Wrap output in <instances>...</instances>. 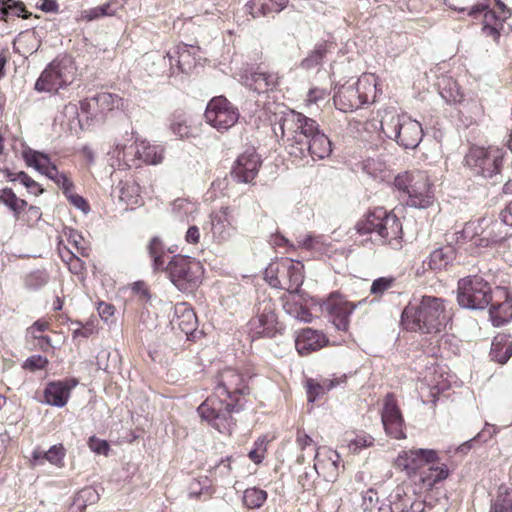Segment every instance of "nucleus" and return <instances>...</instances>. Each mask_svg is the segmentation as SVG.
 I'll list each match as a JSON object with an SVG mask.
<instances>
[{"mask_svg":"<svg viewBox=\"0 0 512 512\" xmlns=\"http://www.w3.org/2000/svg\"><path fill=\"white\" fill-rule=\"evenodd\" d=\"M326 239L323 235H315L313 233L299 234L295 238V243L291 244V250H285V253L297 252L304 250L313 253H326L327 252Z\"/></svg>","mask_w":512,"mask_h":512,"instance_id":"nucleus-26","label":"nucleus"},{"mask_svg":"<svg viewBox=\"0 0 512 512\" xmlns=\"http://www.w3.org/2000/svg\"><path fill=\"white\" fill-rule=\"evenodd\" d=\"M48 274L45 271L37 270L29 273L25 278V286L31 290H37L46 285Z\"/></svg>","mask_w":512,"mask_h":512,"instance_id":"nucleus-44","label":"nucleus"},{"mask_svg":"<svg viewBox=\"0 0 512 512\" xmlns=\"http://www.w3.org/2000/svg\"><path fill=\"white\" fill-rule=\"evenodd\" d=\"M131 290L143 301H147L150 298L149 290L143 281L134 282L131 286Z\"/></svg>","mask_w":512,"mask_h":512,"instance_id":"nucleus-59","label":"nucleus"},{"mask_svg":"<svg viewBox=\"0 0 512 512\" xmlns=\"http://www.w3.org/2000/svg\"><path fill=\"white\" fill-rule=\"evenodd\" d=\"M185 239L188 243L196 244L200 239L199 228L195 225L190 226L186 232Z\"/></svg>","mask_w":512,"mask_h":512,"instance_id":"nucleus-64","label":"nucleus"},{"mask_svg":"<svg viewBox=\"0 0 512 512\" xmlns=\"http://www.w3.org/2000/svg\"><path fill=\"white\" fill-rule=\"evenodd\" d=\"M346 379V376H342L340 378H334V379H323L319 383L321 384L323 390L325 393L339 385L340 383L344 382Z\"/></svg>","mask_w":512,"mask_h":512,"instance_id":"nucleus-63","label":"nucleus"},{"mask_svg":"<svg viewBox=\"0 0 512 512\" xmlns=\"http://www.w3.org/2000/svg\"><path fill=\"white\" fill-rule=\"evenodd\" d=\"M8 16L28 18L24 5L14 0H0V19L5 20Z\"/></svg>","mask_w":512,"mask_h":512,"instance_id":"nucleus-41","label":"nucleus"},{"mask_svg":"<svg viewBox=\"0 0 512 512\" xmlns=\"http://www.w3.org/2000/svg\"><path fill=\"white\" fill-rule=\"evenodd\" d=\"M503 158L504 152L500 148L472 146L464 161L477 175L500 182Z\"/></svg>","mask_w":512,"mask_h":512,"instance_id":"nucleus-8","label":"nucleus"},{"mask_svg":"<svg viewBox=\"0 0 512 512\" xmlns=\"http://www.w3.org/2000/svg\"><path fill=\"white\" fill-rule=\"evenodd\" d=\"M76 385H69L67 381L49 382L44 390V402L55 407H64L69 398L71 389Z\"/></svg>","mask_w":512,"mask_h":512,"instance_id":"nucleus-23","label":"nucleus"},{"mask_svg":"<svg viewBox=\"0 0 512 512\" xmlns=\"http://www.w3.org/2000/svg\"><path fill=\"white\" fill-rule=\"evenodd\" d=\"M232 208L229 206L221 207L218 213L211 215V231L214 237L218 239L227 238L230 233Z\"/></svg>","mask_w":512,"mask_h":512,"instance_id":"nucleus-29","label":"nucleus"},{"mask_svg":"<svg viewBox=\"0 0 512 512\" xmlns=\"http://www.w3.org/2000/svg\"><path fill=\"white\" fill-rule=\"evenodd\" d=\"M170 130L180 139L191 136V128L187 123V116L183 111H175L170 118Z\"/></svg>","mask_w":512,"mask_h":512,"instance_id":"nucleus-36","label":"nucleus"},{"mask_svg":"<svg viewBox=\"0 0 512 512\" xmlns=\"http://www.w3.org/2000/svg\"><path fill=\"white\" fill-rule=\"evenodd\" d=\"M279 127L285 149L295 158L311 156L315 161L328 157L332 152L331 141L318 122L300 112L291 110L284 114Z\"/></svg>","mask_w":512,"mask_h":512,"instance_id":"nucleus-1","label":"nucleus"},{"mask_svg":"<svg viewBox=\"0 0 512 512\" xmlns=\"http://www.w3.org/2000/svg\"><path fill=\"white\" fill-rule=\"evenodd\" d=\"M214 391L229 401H236L239 405L238 396L248 393V387L242 374L235 369L227 368L219 373Z\"/></svg>","mask_w":512,"mask_h":512,"instance_id":"nucleus-13","label":"nucleus"},{"mask_svg":"<svg viewBox=\"0 0 512 512\" xmlns=\"http://www.w3.org/2000/svg\"><path fill=\"white\" fill-rule=\"evenodd\" d=\"M66 450L62 444L53 445L47 451L35 448L31 455V465L33 467L42 466L46 461L50 464L63 467Z\"/></svg>","mask_w":512,"mask_h":512,"instance_id":"nucleus-27","label":"nucleus"},{"mask_svg":"<svg viewBox=\"0 0 512 512\" xmlns=\"http://www.w3.org/2000/svg\"><path fill=\"white\" fill-rule=\"evenodd\" d=\"M407 498H411L404 486H397L390 494V502L393 506H399V512H407L409 509V502Z\"/></svg>","mask_w":512,"mask_h":512,"instance_id":"nucleus-43","label":"nucleus"},{"mask_svg":"<svg viewBox=\"0 0 512 512\" xmlns=\"http://www.w3.org/2000/svg\"><path fill=\"white\" fill-rule=\"evenodd\" d=\"M495 302H491L489 310L490 319L494 326H501L512 319V298L504 287H497L494 291Z\"/></svg>","mask_w":512,"mask_h":512,"instance_id":"nucleus-19","label":"nucleus"},{"mask_svg":"<svg viewBox=\"0 0 512 512\" xmlns=\"http://www.w3.org/2000/svg\"><path fill=\"white\" fill-rule=\"evenodd\" d=\"M206 122L219 132L228 131L239 120L240 112L226 97H213L207 104Z\"/></svg>","mask_w":512,"mask_h":512,"instance_id":"nucleus-11","label":"nucleus"},{"mask_svg":"<svg viewBox=\"0 0 512 512\" xmlns=\"http://www.w3.org/2000/svg\"><path fill=\"white\" fill-rule=\"evenodd\" d=\"M241 407L236 401L214 394L209 396L197 409L202 420L207 421L212 427L223 434H230L235 425L232 414L239 412Z\"/></svg>","mask_w":512,"mask_h":512,"instance_id":"nucleus-7","label":"nucleus"},{"mask_svg":"<svg viewBox=\"0 0 512 512\" xmlns=\"http://www.w3.org/2000/svg\"><path fill=\"white\" fill-rule=\"evenodd\" d=\"M394 278L380 277L375 279L371 285L370 292L373 295H382L385 291L392 287Z\"/></svg>","mask_w":512,"mask_h":512,"instance_id":"nucleus-48","label":"nucleus"},{"mask_svg":"<svg viewBox=\"0 0 512 512\" xmlns=\"http://www.w3.org/2000/svg\"><path fill=\"white\" fill-rule=\"evenodd\" d=\"M326 45L318 44L315 49L301 62V67L304 69H312L318 66L326 55Z\"/></svg>","mask_w":512,"mask_h":512,"instance_id":"nucleus-42","label":"nucleus"},{"mask_svg":"<svg viewBox=\"0 0 512 512\" xmlns=\"http://www.w3.org/2000/svg\"><path fill=\"white\" fill-rule=\"evenodd\" d=\"M194 204L187 199L178 198L172 203V211L180 219H184L194 211Z\"/></svg>","mask_w":512,"mask_h":512,"instance_id":"nucleus-45","label":"nucleus"},{"mask_svg":"<svg viewBox=\"0 0 512 512\" xmlns=\"http://www.w3.org/2000/svg\"><path fill=\"white\" fill-rule=\"evenodd\" d=\"M136 156L146 164L156 165L162 162L164 157V149L159 145H151L142 141L137 145Z\"/></svg>","mask_w":512,"mask_h":512,"instance_id":"nucleus-32","label":"nucleus"},{"mask_svg":"<svg viewBox=\"0 0 512 512\" xmlns=\"http://www.w3.org/2000/svg\"><path fill=\"white\" fill-rule=\"evenodd\" d=\"M78 325H80L78 323ZM96 332V328L93 324H86L83 326H79L78 328L73 330V337H84L88 338Z\"/></svg>","mask_w":512,"mask_h":512,"instance_id":"nucleus-60","label":"nucleus"},{"mask_svg":"<svg viewBox=\"0 0 512 512\" xmlns=\"http://www.w3.org/2000/svg\"><path fill=\"white\" fill-rule=\"evenodd\" d=\"M117 4L116 0H110L107 3L98 6L100 14H102L103 17L115 15L118 9Z\"/></svg>","mask_w":512,"mask_h":512,"instance_id":"nucleus-62","label":"nucleus"},{"mask_svg":"<svg viewBox=\"0 0 512 512\" xmlns=\"http://www.w3.org/2000/svg\"><path fill=\"white\" fill-rule=\"evenodd\" d=\"M64 195L74 207L81 210L82 212L87 213L90 210L88 202L82 196L74 193L73 190H70Z\"/></svg>","mask_w":512,"mask_h":512,"instance_id":"nucleus-51","label":"nucleus"},{"mask_svg":"<svg viewBox=\"0 0 512 512\" xmlns=\"http://www.w3.org/2000/svg\"><path fill=\"white\" fill-rule=\"evenodd\" d=\"M420 481L426 487H432L437 482L442 481L448 476V469L446 465L442 464L440 466L434 465V462L427 465L419 474Z\"/></svg>","mask_w":512,"mask_h":512,"instance_id":"nucleus-34","label":"nucleus"},{"mask_svg":"<svg viewBox=\"0 0 512 512\" xmlns=\"http://www.w3.org/2000/svg\"><path fill=\"white\" fill-rule=\"evenodd\" d=\"M355 305L341 299L329 300L326 309L330 320L337 330L346 331L349 327V318L355 309Z\"/></svg>","mask_w":512,"mask_h":512,"instance_id":"nucleus-20","label":"nucleus"},{"mask_svg":"<svg viewBox=\"0 0 512 512\" xmlns=\"http://www.w3.org/2000/svg\"><path fill=\"white\" fill-rule=\"evenodd\" d=\"M97 310H98L99 316L104 321H108V319L111 316H113V314L115 312L114 306L111 305V304L105 303V302H100L98 307H97Z\"/></svg>","mask_w":512,"mask_h":512,"instance_id":"nucleus-61","label":"nucleus"},{"mask_svg":"<svg viewBox=\"0 0 512 512\" xmlns=\"http://www.w3.org/2000/svg\"><path fill=\"white\" fill-rule=\"evenodd\" d=\"M297 445L302 449L305 450L308 447H312L313 445V439L307 435L303 431H298L297 438H296ZM313 451H315V463H314V469L318 475H321V471L324 470H330L329 475H324L328 480L333 481L337 476V470H338V462H339V454L334 451H328L327 455V461H324L320 458V453L318 452V448L313 447Z\"/></svg>","mask_w":512,"mask_h":512,"instance_id":"nucleus-17","label":"nucleus"},{"mask_svg":"<svg viewBox=\"0 0 512 512\" xmlns=\"http://www.w3.org/2000/svg\"><path fill=\"white\" fill-rule=\"evenodd\" d=\"M17 196L10 188H5L0 194V204L6 205L13 213L16 209Z\"/></svg>","mask_w":512,"mask_h":512,"instance_id":"nucleus-53","label":"nucleus"},{"mask_svg":"<svg viewBox=\"0 0 512 512\" xmlns=\"http://www.w3.org/2000/svg\"><path fill=\"white\" fill-rule=\"evenodd\" d=\"M381 419L388 435L395 439L406 438L404 419L397 405V401L392 394H388L384 400Z\"/></svg>","mask_w":512,"mask_h":512,"instance_id":"nucleus-15","label":"nucleus"},{"mask_svg":"<svg viewBox=\"0 0 512 512\" xmlns=\"http://www.w3.org/2000/svg\"><path fill=\"white\" fill-rule=\"evenodd\" d=\"M260 166L259 155L255 150L248 149L237 158L231 175L239 183H251L257 176Z\"/></svg>","mask_w":512,"mask_h":512,"instance_id":"nucleus-18","label":"nucleus"},{"mask_svg":"<svg viewBox=\"0 0 512 512\" xmlns=\"http://www.w3.org/2000/svg\"><path fill=\"white\" fill-rule=\"evenodd\" d=\"M77 494H78V500L85 501L88 503V505L96 503L99 499V495H98L97 491L91 487L84 488L81 491H79Z\"/></svg>","mask_w":512,"mask_h":512,"instance_id":"nucleus-54","label":"nucleus"},{"mask_svg":"<svg viewBox=\"0 0 512 512\" xmlns=\"http://www.w3.org/2000/svg\"><path fill=\"white\" fill-rule=\"evenodd\" d=\"M373 440L374 439L370 435L365 433L356 435V437L350 441L349 449L352 452L357 453L361 449L371 446L373 444Z\"/></svg>","mask_w":512,"mask_h":512,"instance_id":"nucleus-47","label":"nucleus"},{"mask_svg":"<svg viewBox=\"0 0 512 512\" xmlns=\"http://www.w3.org/2000/svg\"><path fill=\"white\" fill-rule=\"evenodd\" d=\"M18 177L20 178V183L27 188L29 193L37 196L44 192V189L40 186V184H38L36 181H34L24 171H20L18 174Z\"/></svg>","mask_w":512,"mask_h":512,"instance_id":"nucleus-49","label":"nucleus"},{"mask_svg":"<svg viewBox=\"0 0 512 512\" xmlns=\"http://www.w3.org/2000/svg\"><path fill=\"white\" fill-rule=\"evenodd\" d=\"M64 237L66 238L68 245L74 248V250L67 248L71 256H76L77 253L81 254L82 256H88L86 247L87 243L78 231L74 229H67L64 231Z\"/></svg>","mask_w":512,"mask_h":512,"instance_id":"nucleus-37","label":"nucleus"},{"mask_svg":"<svg viewBox=\"0 0 512 512\" xmlns=\"http://www.w3.org/2000/svg\"><path fill=\"white\" fill-rule=\"evenodd\" d=\"M378 502V493L373 489H368L363 494L362 506L364 510H371Z\"/></svg>","mask_w":512,"mask_h":512,"instance_id":"nucleus-58","label":"nucleus"},{"mask_svg":"<svg viewBox=\"0 0 512 512\" xmlns=\"http://www.w3.org/2000/svg\"><path fill=\"white\" fill-rule=\"evenodd\" d=\"M198 47L178 44L171 48L165 58L168 59L171 74H188L196 65Z\"/></svg>","mask_w":512,"mask_h":512,"instance_id":"nucleus-16","label":"nucleus"},{"mask_svg":"<svg viewBox=\"0 0 512 512\" xmlns=\"http://www.w3.org/2000/svg\"><path fill=\"white\" fill-rule=\"evenodd\" d=\"M490 512H512V491L507 486H499L496 498L491 503Z\"/></svg>","mask_w":512,"mask_h":512,"instance_id":"nucleus-35","label":"nucleus"},{"mask_svg":"<svg viewBox=\"0 0 512 512\" xmlns=\"http://www.w3.org/2000/svg\"><path fill=\"white\" fill-rule=\"evenodd\" d=\"M288 0H250L247 4L249 13L254 17L267 16L281 12Z\"/></svg>","mask_w":512,"mask_h":512,"instance_id":"nucleus-30","label":"nucleus"},{"mask_svg":"<svg viewBox=\"0 0 512 512\" xmlns=\"http://www.w3.org/2000/svg\"><path fill=\"white\" fill-rule=\"evenodd\" d=\"M381 132L404 149H415L423 138L420 122L409 115L398 114L394 109L384 110L380 121Z\"/></svg>","mask_w":512,"mask_h":512,"instance_id":"nucleus-3","label":"nucleus"},{"mask_svg":"<svg viewBox=\"0 0 512 512\" xmlns=\"http://www.w3.org/2000/svg\"><path fill=\"white\" fill-rule=\"evenodd\" d=\"M401 318L406 329L428 334L440 332L448 321L443 300L433 296L422 297L419 304L409 303Z\"/></svg>","mask_w":512,"mask_h":512,"instance_id":"nucleus-2","label":"nucleus"},{"mask_svg":"<svg viewBox=\"0 0 512 512\" xmlns=\"http://www.w3.org/2000/svg\"><path fill=\"white\" fill-rule=\"evenodd\" d=\"M437 458V453L431 449H411L399 453L395 465L409 476L420 472Z\"/></svg>","mask_w":512,"mask_h":512,"instance_id":"nucleus-14","label":"nucleus"},{"mask_svg":"<svg viewBox=\"0 0 512 512\" xmlns=\"http://www.w3.org/2000/svg\"><path fill=\"white\" fill-rule=\"evenodd\" d=\"M166 247L158 237L152 238L148 246L150 256H164L166 254Z\"/></svg>","mask_w":512,"mask_h":512,"instance_id":"nucleus-57","label":"nucleus"},{"mask_svg":"<svg viewBox=\"0 0 512 512\" xmlns=\"http://www.w3.org/2000/svg\"><path fill=\"white\" fill-rule=\"evenodd\" d=\"M326 394L321 384L313 379L307 381V396L309 402H314L317 398Z\"/></svg>","mask_w":512,"mask_h":512,"instance_id":"nucleus-52","label":"nucleus"},{"mask_svg":"<svg viewBox=\"0 0 512 512\" xmlns=\"http://www.w3.org/2000/svg\"><path fill=\"white\" fill-rule=\"evenodd\" d=\"M327 343L326 336L311 328H304L298 332L295 347L300 355H307L322 348Z\"/></svg>","mask_w":512,"mask_h":512,"instance_id":"nucleus-21","label":"nucleus"},{"mask_svg":"<svg viewBox=\"0 0 512 512\" xmlns=\"http://www.w3.org/2000/svg\"><path fill=\"white\" fill-rule=\"evenodd\" d=\"M244 84L257 93H265L273 89L278 83V77L274 73L260 71H246L242 77Z\"/></svg>","mask_w":512,"mask_h":512,"instance_id":"nucleus-22","label":"nucleus"},{"mask_svg":"<svg viewBox=\"0 0 512 512\" xmlns=\"http://www.w3.org/2000/svg\"><path fill=\"white\" fill-rule=\"evenodd\" d=\"M88 444L89 448L97 454L106 455L109 450V444L105 440H100L96 437H91Z\"/></svg>","mask_w":512,"mask_h":512,"instance_id":"nucleus-56","label":"nucleus"},{"mask_svg":"<svg viewBox=\"0 0 512 512\" xmlns=\"http://www.w3.org/2000/svg\"><path fill=\"white\" fill-rule=\"evenodd\" d=\"M23 157L28 166L35 168L40 173L52 164L47 154L31 149L24 151Z\"/></svg>","mask_w":512,"mask_h":512,"instance_id":"nucleus-40","label":"nucleus"},{"mask_svg":"<svg viewBox=\"0 0 512 512\" xmlns=\"http://www.w3.org/2000/svg\"><path fill=\"white\" fill-rule=\"evenodd\" d=\"M493 296L489 283L480 276H469L458 282L457 300L463 308L484 309L493 301Z\"/></svg>","mask_w":512,"mask_h":512,"instance_id":"nucleus-9","label":"nucleus"},{"mask_svg":"<svg viewBox=\"0 0 512 512\" xmlns=\"http://www.w3.org/2000/svg\"><path fill=\"white\" fill-rule=\"evenodd\" d=\"M91 101L94 102L101 113L112 111L115 108H119L121 104V98L118 95L101 92L96 94Z\"/></svg>","mask_w":512,"mask_h":512,"instance_id":"nucleus-39","label":"nucleus"},{"mask_svg":"<svg viewBox=\"0 0 512 512\" xmlns=\"http://www.w3.org/2000/svg\"><path fill=\"white\" fill-rule=\"evenodd\" d=\"M174 314L173 326L177 327L186 336L191 335L196 330L198 320L194 310L187 303L175 305Z\"/></svg>","mask_w":512,"mask_h":512,"instance_id":"nucleus-24","label":"nucleus"},{"mask_svg":"<svg viewBox=\"0 0 512 512\" xmlns=\"http://www.w3.org/2000/svg\"><path fill=\"white\" fill-rule=\"evenodd\" d=\"M48 365V359L41 355H33L27 358L23 364L24 369L30 371H36L46 368Z\"/></svg>","mask_w":512,"mask_h":512,"instance_id":"nucleus-50","label":"nucleus"},{"mask_svg":"<svg viewBox=\"0 0 512 512\" xmlns=\"http://www.w3.org/2000/svg\"><path fill=\"white\" fill-rule=\"evenodd\" d=\"M278 322L275 314V304L269 300H263L257 306L256 316L249 323V330L257 337H274L278 332Z\"/></svg>","mask_w":512,"mask_h":512,"instance_id":"nucleus-12","label":"nucleus"},{"mask_svg":"<svg viewBox=\"0 0 512 512\" xmlns=\"http://www.w3.org/2000/svg\"><path fill=\"white\" fill-rule=\"evenodd\" d=\"M267 500V492L258 487L247 488L243 493V504L248 509H258Z\"/></svg>","mask_w":512,"mask_h":512,"instance_id":"nucleus-38","label":"nucleus"},{"mask_svg":"<svg viewBox=\"0 0 512 512\" xmlns=\"http://www.w3.org/2000/svg\"><path fill=\"white\" fill-rule=\"evenodd\" d=\"M75 77V67L69 58L53 60L35 83L38 92H57L70 85Z\"/></svg>","mask_w":512,"mask_h":512,"instance_id":"nucleus-10","label":"nucleus"},{"mask_svg":"<svg viewBox=\"0 0 512 512\" xmlns=\"http://www.w3.org/2000/svg\"><path fill=\"white\" fill-rule=\"evenodd\" d=\"M473 223H468L463 231L445 235L446 245H439L430 254V256H451L452 254L461 253V246L464 244L460 239H464V234L468 233Z\"/></svg>","mask_w":512,"mask_h":512,"instance_id":"nucleus-28","label":"nucleus"},{"mask_svg":"<svg viewBox=\"0 0 512 512\" xmlns=\"http://www.w3.org/2000/svg\"><path fill=\"white\" fill-rule=\"evenodd\" d=\"M153 258L152 267L155 272L165 271L171 282L180 290L195 288L201 281L203 267L200 262L190 258Z\"/></svg>","mask_w":512,"mask_h":512,"instance_id":"nucleus-5","label":"nucleus"},{"mask_svg":"<svg viewBox=\"0 0 512 512\" xmlns=\"http://www.w3.org/2000/svg\"><path fill=\"white\" fill-rule=\"evenodd\" d=\"M491 19L498 20V16L496 15L495 11L487 10L484 15L482 32L486 36L492 37L495 41H498L500 38V31L496 27L489 24V20Z\"/></svg>","mask_w":512,"mask_h":512,"instance_id":"nucleus-46","label":"nucleus"},{"mask_svg":"<svg viewBox=\"0 0 512 512\" xmlns=\"http://www.w3.org/2000/svg\"><path fill=\"white\" fill-rule=\"evenodd\" d=\"M394 186L408 195L407 205L418 209L430 207L435 199L433 186L424 171H411L399 174Z\"/></svg>","mask_w":512,"mask_h":512,"instance_id":"nucleus-6","label":"nucleus"},{"mask_svg":"<svg viewBox=\"0 0 512 512\" xmlns=\"http://www.w3.org/2000/svg\"><path fill=\"white\" fill-rule=\"evenodd\" d=\"M363 102L374 101L377 93V78L374 74H363L355 83Z\"/></svg>","mask_w":512,"mask_h":512,"instance_id":"nucleus-33","label":"nucleus"},{"mask_svg":"<svg viewBox=\"0 0 512 512\" xmlns=\"http://www.w3.org/2000/svg\"><path fill=\"white\" fill-rule=\"evenodd\" d=\"M333 99L336 107L343 112L354 111L365 104L355 85L342 86Z\"/></svg>","mask_w":512,"mask_h":512,"instance_id":"nucleus-25","label":"nucleus"},{"mask_svg":"<svg viewBox=\"0 0 512 512\" xmlns=\"http://www.w3.org/2000/svg\"><path fill=\"white\" fill-rule=\"evenodd\" d=\"M490 356L500 364L506 363L512 356V337L507 334L495 336L492 341Z\"/></svg>","mask_w":512,"mask_h":512,"instance_id":"nucleus-31","label":"nucleus"},{"mask_svg":"<svg viewBox=\"0 0 512 512\" xmlns=\"http://www.w3.org/2000/svg\"><path fill=\"white\" fill-rule=\"evenodd\" d=\"M59 188L62 189L63 193L66 194L70 190L74 189V183L69 178V176L64 173L60 172V174L56 177V179L53 181Z\"/></svg>","mask_w":512,"mask_h":512,"instance_id":"nucleus-55","label":"nucleus"},{"mask_svg":"<svg viewBox=\"0 0 512 512\" xmlns=\"http://www.w3.org/2000/svg\"><path fill=\"white\" fill-rule=\"evenodd\" d=\"M356 228L360 234H374L395 249L401 246L402 224L395 214L382 207L370 210Z\"/></svg>","mask_w":512,"mask_h":512,"instance_id":"nucleus-4","label":"nucleus"}]
</instances>
